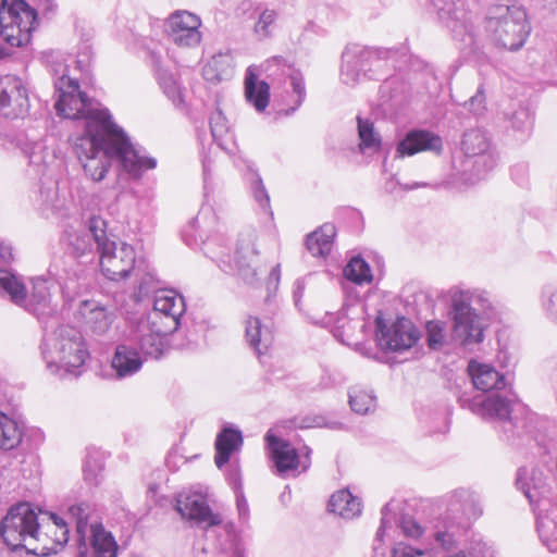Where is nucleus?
<instances>
[{
	"label": "nucleus",
	"instance_id": "obj_5",
	"mask_svg": "<svg viewBox=\"0 0 557 557\" xmlns=\"http://www.w3.org/2000/svg\"><path fill=\"white\" fill-rule=\"evenodd\" d=\"M449 300L453 338L465 348L471 349L484 339L485 323L481 313L491 308L488 294L476 288L454 287L449 290Z\"/></svg>",
	"mask_w": 557,
	"mask_h": 557
},
{
	"label": "nucleus",
	"instance_id": "obj_34",
	"mask_svg": "<svg viewBox=\"0 0 557 557\" xmlns=\"http://www.w3.org/2000/svg\"><path fill=\"white\" fill-rule=\"evenodd\" d=\"M245 337L249 347L260 357L265 354L273 341V334L269 326L263 325L258 317H249L246 320Z\"/></svg>",
	"mask_w": 557,
	"mask_h": 557
},
{
	"label": "nucleus",
	"instance_id": "obj_35",
	"mask_svg": "<svg viewBox=\"0 0 557 557\" xmlns=\"http://www.w3.org/2000/svg\"><path fill=\"white\" fill-rule=\"evenodd\" d=\"M213 141L227 153H234L236 143L228 122L220 109L214 110L209 119Z\"/></svg>",
	"mask_w": 557,
	"mask_h": 557
},
{
	"label": "nucleus",
	"instance_id": "obj_17",
	"mask_svg": "<svg viewBox=\"0 0 557 557\" xmlns=\"http://www.w3.org/2000/svg\"><path fill=\"white\" fill-rule=\"evenodd\" d=\"M28 90L15 75L0 77V113L8 119L25 117L29 111Z\"/></svg>",
	"mask_w": 557,
	"mask_h": 557
},
{
	"label": "nucleus",
	"instance_id": "obj_37",
	"mask_svg": "<svg viewBox=\"0 0 557 557\" xmlns=\"http://www.w3.org/2000/svg\"><path fill=\"white\" fill-rule=\"evenodd\" d=\"M413 499L392 498L381 510L380 522H417Z\"/></svg>",
	"mask_w": 557,
	"mask_h": 557
},
{
	"label": "nucleus",
	"instance_id": "obj_33",
	"mask_svg": "<svg viewBox=\"0 0 557 557\" xmlns=\"http://www.w3.org/2000/svg\"><path fill=\"white\" fill-rule=\"evenodd\" d=\"M327 510L339 518L351 520L361 515L362 503L348 488H343L332 494L327 503Z\"/></svg>",
	"mask_w": 557,
	"mask_h": 557
},
{
	"label": "nucleus",
	"instance_id": "obj_44",
	"mask_svg": "<svg viewBox=\"0 0 557 557\" xmlns=\"http://www.w3.org/2000/svg\"><path fill=\"white\" fill-rule=\"evenodd\" d=\"M357 124L360 152L377 150L381 147V136L375 132L373 123L369 119L357 116Z\"/></svg>",
	"mask_w": 557,
	"mask_h": 557
},
{
	"label": "nucleus",
	"instance_id": "obj_3",
	"mask_svg": "<svg viewBox=\"0 0 557 557\" xmlns=\"http://www.w3.org/2000/svg\"><path fill=\"white\" fill-rule=\"evenodd\" d=\"M215 215L210 207H202L198 215L183 230V240L189 247L202 246L206 256L215 261L224 272L237 271L243 281L255 285L259 281V274L264 271L258 264V253L252 245L240 246L236 249L234 265L231 263L228 247L218 245L219 238H210L206 233L214 224Z\"/></svg>",
	"mask_w": 557,
	"mask_h": 557
},
{
	"label": "nucleus",
	"instance_id": "obj_41",
	"mask_svg": "<svg viewBox=\"0 0 557 557\" xmlns=\"http://www.w3.org/2000/svg\"><path fill=\"white\" fill-rule=\"evenodd\" d=\"M414 504V520L418 522L444 521L443 506L438 499H417Z\"/></svg>",
	"mask_w": 557,
	"mask_h": 557
},
{
	"label": "nucleus",
	"instance_id": "obj_21",
	"mask_svg": "<svg viewBox=\"0 0 557 557\" xmlns=\"http://www.w3.org/2000/svg\"><path fill=\"white\" fill-rule=\"evenodd\" d=\"M516 487L523 493L531 505L552 496V487L544 472L537 468L520 467L516 474Z\"/></svg>",
	"mask_w": 557,
	"mask_h": 557
},
{
	"label": "nucleus",
	"instance_id": "obj_55",
	"mask_svg": "<svg viewBox=\"0 0 557 557\" xmlns=\"http://www.w3.org/2000/svg\"><path fill=\"white\" fill-rule=\"evenodd\" d=\"M235 494H236V507H237L239 519L240 520L249 519V506H248L247 499H246L243 491L239 488L235 492Z\"/></svg>",
	"mask_w": 557,
	"mask_h": 557
},
{
	"label": "nucleus",
	"instance_id": "obj_32",
	"mask_svg": "<svg viewBox=\"0 0 557 557\" xmlns=\"http://www.w3.org/2000/svg\"><path fill=\"white\" fill-rule=\"evenodd\" d=\"M243 445V434L240 430L226 424L216 435L214 462L219 469H222L233 453L237 451Z\"/></svg>",
	"mask_w": 557,
	"mask_h": 557
},
{
	"label": "nucleus",
	"instance_id": "obj_53",
	"mask_svg": "<svg viewBox=\"0 0 557 557\" xmlns=\"http://www.w3.org/2000/svg\"><path fill=\"white\" fill-rule=\"evenodd\" d=\"M393 557H432L428 550L417 549L410 545L398 543L393 548Z\"/></svg>",
	"mask_w": 557,
	"mask_h": 557
},
{
	"label": "nucleus",
	"instance_id": "obj_24",
	"mask_svg": "<svg viewBox=\"0 0 557 557\" xmlns=\"http://www.w3.org/2000/svg\"><path fill=\"white\" fill-rule=\"evenodd\" d=\"M443 150L441 136L426 129H413L408 132L397 144L396 156L410 157L421 151H432L440 154Z\"/></svg>",
	"mask_w": 557,
	"mask_h": 557
},
{
	"label": "nucleus",
	"instance_id": "obj_13",
	"mask_svg": "<svg viewBox=\"0 0 557 557\" xmlns=\"http://www.w3.org/2000/svg\"><path fill=\"white\" fill-rule=\"evenodd\" d=\"M106 228L107 222L99 215H91L86 223V228L67 227L62 237L67 253L74 258L91 257L92 259L99 252L100 244L106 239Z\"/></svg>",
	"mask_w": 557,
	"mask_h": 557
},
{
	"label": "nucleus",
	"instance_id": "obj_52",
	"mask_svg": "<svg viewBox=\"0 0 557 557\" xmlns=\"http://www.w3.org/2000/svg\"><path fill=\"white\" fill-rule=\"evenodd\" d=\"M46 536L51 535L55 546L62 548L67 542L70 536L69 524H45Z\"/></svg>",
	"mask_w": 557,
	"mask_h": 557
},
{
	"label": "nucleus",
	"instance_id": "obj_63",
	"mask_svg": "<svg viewBox=\"0 0 557 557\" xmlns=\"http://www.w3.org/2000/svg\"><path fill=\"white\" fill-rule=\"evenodd\" d=\"M221 557H245L244 547L240 543L236 542L232 546V552H224Z\"/></svg>",
	"mask_w": 557,
	"mask_h": 557
},
{
	"label": "nucleus",
	"instance_id": "obj_62",
	"mask_svg": "<svg viewBox=\"0 0 557 557\" xmlns=\"http://www.w3.org/2000/svg\"><path fill=\"white\" fill-rule=\"evenodd\" d=\"M387 527H392V524H381V527L376 531L374 543H373V549L375 552H377L380 549V546L383 542V537L385 535Z\"/></svg>",
	"mask_w": 557,
	"mask_h": 557
},
{
	"label": "nucleus",
	"instance_id": "obj_36",
	"mask_svg": "<svg viewBox=\"0 0 557 557\" xmlns=\"http://www.w3.org/2000/svg\"><path fill=\"white\" fill-rule=\"evenodd\" d=\"M336 227L332 223H324L307 235L306 247L313 257L325 258L332 250Z\"/></svg>",
	"mask_w": 557,
	"mask_h": 557
},
{
	"label": "nucleus",
	"instance_id": "obj_27",
	"mask_svg": "<svg viewBox=\"0 0 557 557\" xmlns=\"http://www.w3.org/2000/svg\"><path fill=\"white\" fill-rule=\"evenodd\" d=\"M41 515H46L53 523L57 522H66L65 519L72 520L73 522H101L103 520V516L101 510L96 506L88 502H79L74 504H63L60 507V512L62 517L51 510H40Z\"/></svg>",
	"mask_w": 557,
	"mask_h": 557
},
{
	"label": "nucleus",
	"instance_id": "obj_20",
	"mask_svg": "<svg viewBox=\"0 0 557 557\" xmlns=\"http://www.w3.org/2000/svg\"><path fill=\"white\" fill-rule=\"evenodd\" d=\"M168 33L174 44L181 47H196L200 44V18L187 11L176 12L168 20Z\"/></svg>",
	"mask_w": 557,
	"mask_h": 557
},
{
	"label": "nucleus",
	"instance_id": "obj_14",
	"mask_svg": "<svg viewBox=\"0 0 557 557\" xmlns=\"http://www.w3.org/2000/svg\"><path fill=\"white\" fill-rule=\"evenodd\" d=\"M98 255L101 271L111 281L123 280L135 270V249L124 242L110 239L107 235Z\"/></svg>",
	"mask_w": 557,
	"mask_h": 557
},
{
	"label": "nucleus",
	"instance_id": "obj_23",
	"mask_svg": "<svg viewBox=\"0 0 557 557\" xmlns=\"http://www.w3.org/2000/svg\"><path fill=\"white\" fill-rule=\"evenodd\" d=\"M265 72L269 76H284L289 79L293 92L296 95L294 104L284 110V115L289 116L294 114L306 99V86L302 74L293 69L283 57H273L269 59L265 64Z\"/></svg>",
	"mask_w": 557,
	"mask_h": 557
},
{
	"label": "nucleus",
	"instance_id": "obj_56",
	"mask_svg": "<svg viewBox=\"0 0 557 557\" xmlns=\"http://www.w3.org/2000/svg\"><path fill=\"white\" fill-rule=\"evenodd\" d=\"M325 423L324 416H306L297 424L299 429L322 428Z\"/></svg>",
	"mask_w": 557,
	"mask_h": 557
},
{
	"label": "nucleus",
	"instance_id": "obj_38",
	"mask_svg": "<svg viewBox=\"0 0 557 557\" xmlns=\"http://www.w3.org/2000/svg\"><path fill=\"white\" fill-rule=\"evenodd\" d=\"M245 180L249 184L251 195L261 209L269 212V214L272 216L273 212L271 211L270 207V196L260 174L258 173V170L252 163H248L246 165Z\"/></svg>",
	"mask_w": 557,
	"mask_h": 557
},
{
	"label": "nucleus",
	"instance_id": "obj_46",
	"mask_svg": "<svg viewBox=\"0 0 557 557\" xmlns=\"http://www.w3.org/2000/svg\"><path fill=\"white\" fill-rule=\"evenodd\" d=\"M103 468L104 461L102 455L97 450H89L83 463L85 481L90 485H98Z\"/></svg>",
	"mask_w": 557,
	"mask_h": 557
},
{
	"label": "nucleus",
	"instance_id": "obj_11",
	"mask_svg": "<svg viewBox=\"0 0 557 557\" xmlns=\"http://www.w3.org/2000/svg\"><path fill=\"white\" fill-rule=\"evenodd\" d=\"M37 12L24 0H1L0 38L10 47H23L30 41L37 25Z\"/></svg>",
	"mask_w": 557,
	"mask_h": 557
},
{
	"label": "nucleus",
	"instance_id": "obj_31",
	"mask_svg": "<svg viewBox=\"0 0 557 557\" xmlns=\"http://www.w3.org/2000/svg\"><path fill=\"white\" fill-rule=\"evenodd\" d=\"M259 69L256 65L247 67L245 73V97L258 112H263L270 101V85L259 79Z\"/></svg>",
	"mask_w": 557,
	"mask_h": 557
},
{
	"label": "nucleus",
	"instance_id": "obj_6",
	"mask_svg": "<svg viewBox=\"0 0 557 557\" xmlns=\"http://www.w3.org/2000/svg\"><path fill=\"white\" fill-rule=\"evenodd\" d=\"M428 9L451 33L466 60L476 63L486 61L484 40L476 33L474 15L467 9V0H428Z\"/></svg>",
	"mask_w": 557,
	"mask_h": 557
},
{
	"label": "nucleus",
	"instance_id": "obj_9",
	"mask_svg": "<svg viewBox=\"0 0 557 557\" xmlns=\"http://www.w3.org/2000/svg\"><path fill=\"white\" fill-rule=\"evenodd\" d=\"M397 50L348 44L342 52L339 77L343 84L355 86L362 79L383 78L395 60Z\"/></svg>",
	"mask_w": 557,
	"mask_h": 557
},
{
	"label": "nucleus",
	"instance_id": "obj_15",
	"mask_svg": "<svg viewBox=\"0 0 557 557\" xmlns=\"http://www.w3.org/2000/svg\"><path fill=\"white\" fill-rule=\"evenodd\" d=\"M443 506L444 521H475L483 515V507L478 495L465 487L456 488L440 498Z\"/></svg>",
	"mask_w": 557,
	"mask_h": 557
},
{
	"label": "nucleus",
	"instance_id": "obj_45",
	"mask_svg": "<svg viewBox=\"0 0 557 557\" xmlns=\"http://www.w3.org/2000/svg\"><path fill=\"white\" fill-rule=\"evenodd\" d=\"M343 272L347 280L359 285L371 283L373 280L370 265L359 256L352 257L345 265Z\"/></svg>",
	"mask_w": 557,
	"mask_h": 557
},
{
	"label": "nucleus",
	"instance_id": "obj_29",
	"mask_svg": "<svg viewBox=\"0 0 557 557\" xmlns=\"http://www.w3.org/2000/svg\"><path fill=\"white\" fill-rule=\"evenodd\" d=\"M144 360L134 348L126 344H120L111 359V368L114 371L115 379L122 380L136 374L143 367Z\"/></svg>",
	"mask_w": 557,
	"mask_h": 557
},
{
	"label": "nucleus",
	"instance_id": "obj_10",
	"mask_svg": "<svg viewBox=\"0 0 557 557\" xmlns=\"http://www.w3.org/2000/svg\"><path fill=\"white\" fill-rule=\"evenodd\" d=\"M32 292L27 294L21 276L12 271L0 269V287L10 296L11 301L36 317L40 323L46 324L57 311L51 301L47 281L37 277L32 281Z\"/></svg>",
	"mask_w": 557,
	"mask_h": 557
},
{
	"label": "nucleus",
	"instance_id": "obj_22",
	"mask_svg": "<svg viewBox=\"0 0 557 557\" xmlns=\"http://www.w3.org/2000/svg\"><path fill=\"white\" fill-rule=\"evenodd\" d=\"M78 313L86 332L97 338L107 335L115 318L110 308L96 300L82 301Z\"/></svg>",
	"mask_w": 557,
	"mask_h": 557
},
{
	"label": "nucleus",
	"instance_id": "obj_64",
	"mask_svg": "<svg viewBox=\"0 0 557 557\" xmlns=\"http://www.w3.org/2000/svg\"><path fill=\"white\" fill-rule=\"evenodd\" d=\"M310 454L311 449L308 446H304L301 454L299 453L302 471H306L310 466Z\"/></svg>",
	"mask_w": 557,
	"mask_h": 557
},
{
	"label": "nucleus",
	"instance_id": "obj_19",
	"mask_svg": "<svg viewBox=\"0 0 557 557\" xmlns=\"http://www.w3.org/2000/svg\"><path fill=\"white\" fill-rule=\"evenodd\" d=\"M79 553L77 557H87L86 534L90 533L92 557H116L117 543L103 524H75Z\"/></svg>",
	"mask_w": 557,
	"mask_h": 557
},
{
	"label": "nucleus",
	"instance_id": "obj_50",
	"mask_svg": "<svg viewBox=\"0 0 557 557\" xmlns=\"http://www.w3.org/2000/svg\"><path fill=\"white\" fill-rule=\"evenodd\" d=\"M426 342L431 349H440L444 343V327L438 321H431L426 324Z\"/></svg>",
	"mask_w": 557,
	"mask_h": 557
},
{
	"label": "nucleus",
	"instance_id": "obj_1",
	"mask_svg": "<svg viewBox=\"0 0 557 557\" xmlns=\"http://www.w3.org/2000/svg\"><path fill=\"white\" fill-rule=\"evenodd\" d=\"M51 72L59 94L54 104L58 115L84 121L83 132L72 137V148L88 180L102 182L112 162H116L121 173L136 181L157 166L154 158L141 154L133 145L108 108L79 90L78 82L67 75L65 64L55 63Z\"/></svg>",
	"mask_w": 557,
	"mask_h": 557
},
{
	"label": "nucleus",
	"instance_id": "obj_28",
	"mask_svg": "<svg viewBox=\"0 0 557 557\" xmlns=\"http://www.w3.org/2000/svg\"><path fill=\"white\" fill-rule=\"evenodd\" d=\"M265 441L278 473L298 469L300 466V455L288 441L280 438L270 432L267 433Z\"/></svg>",
	"mask_w": 557,
	"mask_h": 557
},
{
	"label": "nucleus",
	"instance_id": "obj_30",
	"mask_svg": "<svg viewBox=\"0 0 557 557\" xmlns=\"http://www.w3.org/2000/svg\"><path fill=\"white\" fill-rule=\"evenodd\" d=\"M149 62L154 71L156 79L166 98L176 107L183 104L184 97L182 88L175 75L163 66L161 55L151 51Z\"/></svg>",
	"mask_w": 557,
	"mask_h": 557
},
{
	"label": "nucleus",
	"instance_id": "obj_58",
	"mask_svg": "<svg viewBox=\"0 0 557 557\" xmlns=\"http://www.w3.org/2000/svg\"><path fill=\"white\" fill-rule=\"evenodd\" d=\"M280 278H281V269H280V264H276L275 267L272 268L271 272L269 273V277H268V282H267V287L268 289H276L277 286H278V283H280Z\"/></svg>",
	"mask_w": 557,
	"mask_h": 557
},
{
	"label": "nucleus",
	"instance_id": "obj_26",
	"mask_svg": "<svg viewBox=\"0 0 557 557\" xmlns=\"http://www.w3.org/2000/svg\"><path fill=\"white\" fill-rule=\"evenodd\" d=\"M41 524H0V535L12 550L25 548L27 553L38 555L33 544L40 536Z\"/></svg>",
	"mask_w": 557,
	"mask_h": 557
},
{
	"label": "nucleus",
	"instance_id": "obj_12",
	"mask_svg": "<svg viewBox=\"0 0 557 557\" xmlns=\"http://www.w3.org/2000/svg\"><path fill=\"white\" fill-rule=\"evenodd\" d=\"M461 149L465 153L462 171L468 175L467 181L471 184L483 178L496 165L497 159L491 147V140L480 128L465 132Z\"/></svg>",
	"mask_w": 557,
	"mask_h": 557
},
{
	"label": "nucleus",
	"instance_id": "obj_16",
	"mask_svg": "<svg viewBox=\"0 0 557 557\" xmlns=\"http://www.w3.org/2000/svg\"><path fill=\"white\" fill-rule=\"evenodd\" d=\"M376 338L379 345L395 352L411 348L419 339L412 322L406 318H398L389 327L381 317L375 318Z\"/></svg>",
	"mask_w": 557,
	"mask_h": 557
},
{
	"label": "nucleus",
	"instance_id": "obj_47",
	"mask_svg": "<svg viewBox=\"0 0 557 557\" xmlns=\"http://www.w3.org/2000/svg\"><path fill=\"white\" fill-rule=\"evenodd\" d=\"M38 512L33 504L18 502L12 505L0 522H38Z\"/></svg>",
	"mask_w": 557,
	"mask_h": 557
},
{
	"label": "nucleus",
	"instance_id": "obj_7",
	"mask_svg": "<svg viewBox=\"0 0 557 557\" xmlns=\"http://www.w3.org/2000/svg\"><path fill=\"white\" fill-rule=\"evenodd\" d=\"M41 355L51 374L77 376L89 356L85 338L72 325H59L52 333H46L41 343Z\"/></svg>",
	"mask_w": 557,
	"mask_h": 557
},
{
	"label": "nucleus",
	"instance_id": "obj_42",
	"mask_svg": "<svg viewBox=\"0 0 557 557\" xmlns=\"http://www.w3.org/2000/svg\"><path fill=\"white\" fill-rule=\"evenodd\" d=\"M350 409L357 414H369L376 408V397L372 391L351 387L348 392Z\"/></svg>",
	"mask_w": 557,
	"mask_h": 557
},
{
	"label": "nucleus",
	"instance_id": "obj_60",
	"mask_svg": "<svg viewBox=\"0 0 557 557\" xmlns=\"http://www.w3.org/2000/svg\"><path fill=\"white\" fill-rule=\"evenodd\" d=\"M397 528H399L406 535L408 536H419L422 534V528L421 524H396Z\"/></svg>",
	"mask_w": 557,
	"mask_h": 557
},
{
	"label": "nucleus",
	"instance_id": "obj_61",
	"mask_svg": "<svg viewBox=\"0 0 557 557\" xmlns=\"http://www.w3.org/2000/svg\"><path fill=\"white\" fill-rule=\"evenodd\" d=\"M305 281L302 278H298L294 283V290H293V297L295 305L298 306L305 292Z\"/></svg>",
	"mask_w": 557,
	"mask_h": 557
},
{
	"label": "nucleus",
	"instance_id": "obj_2",
	"mask_svg": "<svg viewBox=\"0 0 557 557\" xmlns=\"http://www.w3.org/2000/svg\"><path fill=\"white\" fill-rule=\"evenodd\" d=\"M471 382L456 381L455 396L463 409L485 420L499 423L504 440L515 444L516 438L529 435L539 445H545L542 429L547 424L518 400L508 377L494 367L471 360L468 364Z\"/></svg>",
	"mask_w": 557,
	"mask_h": 557
},
{
	"label": "nucleus",
	"instance_id": "obj_25",
	"mask_svg": "<svg viewBox=\"0 0 557 557\" xmlns=\"http://www.w3.org/2000/svg\"><path fill=\"white\" fill-rule=\"evenodd\" d=\"M35 203L39 213L46 218H60L66 214V199L59 193V184L49 178L40 183Z\"/></svg>",
	"mask_w": 557,
	"mask_h": 557
},
{
	"label": "nucleus",
	"instance_id": "obj_43",
	"mask_svg": "<svg viewBox=\"0 0 557 557\" xmlns=\"http://www.w3.org/2000/svg\"><path fill=\"white\" fill-rule=\"evenodd\" d=\"M512 129L521 138L530 136L534 126V113L528 106L519 104L518 108L508 113Z\"/></svg>",
	"mask_w": 557,
	"mask_h": 557
},
{
	"label": "nucleus",
	"instance_id": "obj_8",
	"mask_svg": "<svg viewBox=\"0 0 557 557\" xmlns=\"http://www.w3.org/2000/svg\"><path fill=\"white\" fill-rule=\"evenodd\" d=\"M486 39L496 48L507 51L521 49L531 33L525 10L517 4H492L484 18Z\"/></svg>",
	"mask_w": 557,
	"mask_h": 557
},
{
	"label": "nucleus",
	"instance_id": "obj_49",
	"mask_svg": "<svg viewBox=\"0 0 557 557\" xmlns=\"http://www.w3.org/2000/svg\"><path fill=\"white\" fill-rule=\"evenodd\" d=\"M404 88L405 85L399 82L398 77L385 78L379 89L382 102L398 101L404 92Z\"/></svg>",
	"mask_w": 557,
	"mask_h": 557
},
{
	"label": "nucleus",
	"instance_id": "obj_54",
	"mask_svg": "<svg viewBox=\"0 0 557 557\" xmlns=\"http://www.w3.org/2000/svg\"><path fill=\"white\" fill-rule=\"evenodd\" d=\"M485 109V88L480 84L476 92L469 99V110L474 114H481Z\"/></svg>",
	"mask_w": 557,
	"mask_h": 557
},
{
	"label": "nucleus",
	"instance_id": "obj_51",
	"mask_svg": "<svg viewBox=\"0 0 557 557\" xmlns=\"http://www.w3.org/2000/svg\"><path fill=\"white\" fill-rule=\"evenodd\" d=\"M537 533L548 550L557 552V524H537Z\"/></svg>",
	"mask_w": 557,
	"mask_h": 557
},
{
	"label": "nucleus",
	"instance_id": "obj_59",
	"mask_svg": "<svg viewBox=\"0 0 557 557\" xmlns=\"http://www.w3.org/2000/svg\"><path fill=\"white\" fill-rule=\"evenodd\" d=\"M0 259L5 264L13 260V249L10 244L0 242Z\"/></svg>",
	"mask_w": 557,
	"mask_h": 557
},
{
	"label": "nucleus",
	"instance_id": "obj_48",
	"mask_svg": "<svg viewBox=\"0 0 557 557\" xmlns=\"http://www.w3.org/2000/svg\"><path fill=\"white\" fill-rule=\"evenodd\" d=\"M542 308L548 319L557 323V284H547L542 289Z\"/></svg>",
	"mask_w": 557,
	"mask_h": 557
},
{
	"label": "nucleus",
	"instance_id": "obj_4",
	"mask_svg": "<svg viewBox=\"0 0 557 557\" xmlns=\"http://www.w3.org/2000/svg\"><path fill=\"white\" fill-rule=\"evenodd\" d=\"M186 310L185 299L173 290L159 292L153 309L139 320L134 341L146 357L159 359L163 356L165 337L177 330Z\"/></svg>",
	"mask_w": 557,
	"mask_h": 557
},
{
	"label": "nucleus",
	"instance_id": "obj_18",
	"mask_svg": "<svg viewBox=\"0 0 557 557\" xmlns=\"http://www.w3.org/2000/svg\"><path fill=\"white\" fill-rule=\"evenodd\" d=\"M174 508L183 519L190 522H221L213 512L208 492L202 488L178 493L174 499Z\"/></svg>",
	"mask_w": 557,
	"mask_h": 557
},
{
	"label": "nucleus",
	"instance_id": "obj_57",
	"mask_svg": "<svg viewBox=\"0 0 557 557\" xmlns=\"http://www.w3.org/2000/svg\"><path fill=\"white\" fill-rule=\"evenodd\" d=\"M436 542L444 548L450 549L454 547L455 541L450 533L438 531L435 534Z\"/></svg>",
	"mask_w": 557,
	"mask_h": 557
},
{
	"label": "nucleus",
	"instance_id": "obj_39",
	"mask_svg": "<svg viewBox=\"0 0 557 557\" xmlns=\"http://www.w3.org/2000/svg\"><path fill=\"white\" fill-rule=\"evenodd\" d=\"M23 431L18 423L3 412H0V449L11 450L22 441Z\"/></svg>",
	"mask_w": 557,
	"mask_h": 557
},
{
	"label": "nucleus",
	"instance_id": "obj_40",
	"mask_svg": "<svg viewBox=\"0 0 557 557\" xmlns=\"http://www.w3.org/2000/svg\"><path fill=\"white\" fill-rule=\"evenodd\" d=\"M252 16L257 17V21L252 29L253 35L257 37V39L263 40L271 37L277 18L276 11L268 8L263 9L259 4L253 9Z\"/></svg>",
	"mask_w": 557,
	"mask_h": 557
}]
</instances>
